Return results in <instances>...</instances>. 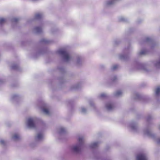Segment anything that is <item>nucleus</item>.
Segmentation results:
<instances>
[{
	"mask_svg": "<svg viewBox=\"0 0 160 160\" xmlns=\"http://www.w3.org/2000/svg\"><path fill=\"white\" fill-rule=\"evenodd\" d=\"M60 54L63 56L65 60L68 61L70 59V57L68 53L65 50H61L59 51Z\"/></svg>",
	"mask_w": 160,
	"mask_h": 160,
	"instance_id": "nucleus-1",
	"label": "nucleus"
},
{
	"mask_svg": "<svg viewBox=\"0 0 160 160\" xmlns=\"http://www.w3.org/2000/svg\"><path fill=\"white\" fill-rule=\"evenodd\" d=\"M28 125L29 127L31 128H33L35 127L33 120L32 118H28Z\"/></svg>",
	"mask_w": 160,
	"mask_h": 160,
	"instance_id": "nucleus-2",
	"label": "nucleus"
},
{
	"mask_svg": "<svg viewBox=\"0 0 160 160\" xmlns=\"http://www.w3.org/2000/svg\"><path fill=\"white\" fill-rule=\"evenodd\" d=\"M137 160H147L146 156L144 154H138L137 158Z\"/></svg>",
	"mask_w": 160,
	"mask_h": 160,
	"instance_id": "nucleus-3",
	"label": "nucleus"
},
{
	"mask_svg": "<svg viewBox=\"0 0 160 160\" xmlns=\"http://www.w3.org/2000/svg\"><path fill=\"white\" fill-rule=\"evenodd\" d=\"M80 147L79 146H76L72 148L73 150L76 152H79L80 150Z\"/></svg>",
	"mask_w": 160,
	"mask_h": 160,
	"instance_id": "nucleus-4",
	"label": "nucleus"
},
{
	"mask_svg": "<svg viewBox=\"0 0 160 160\" xmlns=\"http://www.w3.org/2000/svg\"><path fill=\"white\" fill-rule=\"evenodd\" d=\"M106 107L108 110H110L113 108V105L112 103H108L107 104Z\"/></svg>",
	"mask_w": 160,
	"mask_h": 160,
	"instance_id": "nucleus-5",
	"label": "nucleus"
},
{
	"mask_svg": "<svg viewBox=\"0 0 160 160\" xmlns=\"http://www.w3.org/2000/svg\"><path fill=\"white\" fill-rule=\"evenodd\" d=\"M19 138V135L17 134H15L13 137V139L15 140H18Z\"/></svg>",
	"mask_w": 160,
	"mask_h": 160,
	"instance_id": "nucleus-6",
	"label": "nucleus"
},
{
	"mask_svg": "<svg viewBox=\"0 0 160 160\" xmlns=\"http://www.w3.org/2000/svg\"><path fill=\"white\" fill-rule=\"evenodd\" d=\"M43 137V135L41 133H39L38 134L37 138L38 140H40Z\"/></svg>",
	"mask_w": 160,
	"mask_h": 160,
	"instance_id": "nucleus-7",
	"label": "nucleus"
},
{
	"mask_svg": "<svg viewBox=\"0 0 160 160\" xmlns=\"http://www.w3.org/2000/svg\"><path fill=\"white\" fill-rule=\"evenodd\" d=\"M42 17V15L40 13H38L35 15V18L37 19H39Z\"/></svg>",
	"mask_w": 160,
	"mask_h": 160,
	"instance_id": "nucleus-8",
	"label": "nucleus"
},
{
	"mask_svg": "<svg viewBox=\"0 0 160 160\" xmlns=\"http://www.w3.org/2000/svg\"><path fill=\"white\" fill-rule=\"evenodd\" d=\"M160 93V87L157 88L156 91V94L157 95H159Z\"/></svg>",
	"mask_w": 160,
	"mask_h": 160,
	"instance_id": "nucleus-9",
	"label": "nucleus"
},
{
	"mask_svg": "<svg viewBox=\"0 0 160 160\" xmlns=\"http://www.w3.org/2000/svg\"><path fill=\"white\" fill-rule=\"evenodd\" d=\"M5 19L4 18H0V24H2L4 23L5 22Z\"/></svg>",
	"mask_w": 160,
	"mask_h": 160,
	"instance_id": "nucleus-10",
	"label": "nucleus"
},
{
	"mask_svg": "<svg viewBox=\"0 0 160 160\" xmlns=\"http://www.w3.org/2000/svg\"><path fill=\"white\" fill-rule=\"evenodd\" d=\"M43 111L44 112L47 114H48L49 113V111L46 108H43Z\"/></svg>",
	"mask_w": 160,
	"mask_h": 160,
	"instance_id": "nucleus-11",
	"label": "nucleus"
},
{
	"mask_svg": "<svg viewBox=\"0 0 160 160\" xmlns=\"http://www.w3.org/2000/svg\"><path fill=\"white\" fill-rule=\"evenodd\" d=\"M35 29L36 31L38 32H40L42 31V29L40 27H36Z\"/></svg>",
	"mask_w": 160,
	"mask_h": 160,
	"instance_id": "nucleus-12",
	"label": "nucleus"
},
{
	"mask_svg": "<svg viewBox=\"0 0 160 160\" xmlns=\"http://www.w3.org/2000/svg\"><path fill=\"white\" fill-rule=\"evenodd\" d=\"M122 92L121 91H117L116 93V96H119L120 95H121L122 94Z\"/></svg>",
	"mask_w": 160,
	"mask_h": 160,
	"instance_id": "nucleus-13",
	"label": "nucleus"
},
{
	"mask_svg": "<svg viewBox=\"0 0 160 160\" xmlns=\"http://www.w3.org/2000/svg\"><path fill=\"white\" fill-rule=\"evenodd\" d=\"M83 141V138L82 137H80L78 138V141L80 143L82 142Z\"/></svg>",
	"mask_w": 160,
	"mask_h": 160,
	"instance_id": "nucleus-14",
	"label": "nucleus"
},
{
	"mask_svg": "<svg viewBox=\"0 0 160 160\" xmlns=\"http://www.w3.org/2000/svg\"><path fill=\"white\" fill-rule=\"evenodd\" d=\"M98 145V142H95L93 143L92 144V147H94L95 146H97Z\"/></svg>",
	"mask_w": 160,
	"mask_h": 160,
	"instance_id": "nucleus-15",
	"label": "nucleus"
},
{
	"mask_svg": "<svg viewBox=\"0 0 160 160\" xmlns=\"http://www.w3.org/2000/svg\"><path fill=\"white\" fill-rule=\"evenodd\" d=\"M146 52H147V51L146 50H144V51L141 52H140L139 54L140 55L144 54L146 53Z\"/></svg>",
	"mask_w": 160,
	"mask_h": 160,
	"instance_id": "nucleus-16",
	"label": "nucleus"
},
{
	"mask_svg": "<svg viewBox=\"0 0 160 160\" xmlns=\"http://www.w3.org/2000/svg\"><path fill=\"white\" fill-rule=\"evenodd\" d=\"M118 67V66L117 65H115L113 66L112 67V69L115 70Z\"/></svg>",
	"mask_w": 160,
	"mask_h": 160,
	"instance_id": "nucleus-17",
	"label": "nucleus"
},
{
	"mask_svg": "<svg viewBox=\"0 0 160 160\" xmlns=\"http://www.w3.org/2000/svg\"><path fill=\"white\" fill-rule=\"evenodd\" d=\"M19 20V19L18 18H14L13 19V21L14 22H16Z\"/></svg>",
	"mask_w": 160,
	"mask_h": 160,
	"instance_id": "nucleus-18",
	"label": "nucleus"
},
{
	"mask_svg": "<svg viewBox=\"0 0 160 160\" xmlns=\"http://www.w3.org/2000/svg\"><path fill=\"white\" fill-rule=\"evenodd\" d=\"M114 0H111L110 1H109L108 3V4H112L113 3V1H114Z\"/></svg>",
	"mask_w": 160,
	"mask_h": 160,
	"instance_id": "nucleus-19",
	"label": "nucleus"
},
{
	"mask_svg": "<svg viewBox=\"0 0 160 160\" xmlns=\"http://www.w3.org/2000/svg\"><path fill=\"white\" fill-rule=\"evenodd\" d=\"M106 96V95L105 94L102 93L100 95V97L101 98H103L104 97H105Z\"/></svg>",
	"mask_w": 160,
	"mask_h": 160,
	"instance_id": "nucleus-20",
	"label": "nucleus"
},
{
	"mask_svg": "<svg viewBox=\"0 0 160 160\" xmlns=\"http://www.w3.org/2000/svg\"><path fill=\"white\" fill-rule=\"evenodd\" d=\"M156 66H160V60L159 62H158L156 63Z\"/></svg>",
	"mask_w": 160,
	"mask_h": 160,
	"instance_id": "nucleus-21",
	"label": "nucleus"
},
{
	"mask_svg": "<svg viewBox=\"0 0 160 160\" xmlns=\"http://www.w3.org/2000/svg\"><path fill=\"white\" fill-rule=\"evenodd\" d=\"M0 143L2 144H4V141L3 140H1L0 142Z\"/></svg>",
	"mask_w": 160,
	"mask_h": 160,
	"instance_id": "nucleus-22",
	"label": "nucleus"
},
{
	"mask_svg": "<svg viewBox=\"0 0 160 160\" xmlns=\"http://www.w3.org/2000/svg\"><path fill=\"white\" fill-rule=\"evenodd\" d=\"M86 111V109L85 108H83L82 109V112H85Z\"/></svg>",
	"mask_w": 160,
	"mask_h": 160,
	"instance_id": "nucleus-23",
	"label": "nucleus"
},
{
	"mask_svg": "<svg viewBox=\"0 0 160 160\" xmlns=\"http://www.w3.org/2000/svg\"><path fill=\"white\" fill-rule=\"evenodd\" d=\"M61 132H63L64 131V129L63 128H61Z\"/></svg>",
	"mask_w": 160,
	"mask_h": 160,
	"instance_id": "nucleus-24",
	"label": "nucleus"
},
{
	"mask_svg": "<svg viewBox=\"0 0 160 160\" xmlns=\"http://www.w3.org/2000/svg\"><path fill=\"white\" fill-rule=\"evenodd\" d=\"M158 143H160V138L158 139Z\"/></svg>",
	"mask_w": 160,
	"mask_h": 160,
	"instance_id": "nucleus-25",
	"label": "nucleus"
},
{
	"mask_svg": "<svg viewBox=\"0 0 160 160\" xmlns=\"http://www.w3.org/2000/svg\"><path fill=\"white\" fill-rule=\"evenodd\" d=\"M159 129H160V127L159 128Z\"/></svg>",
	"mask_w": 160,
	"mask_h": 160,
	"instance_id": "nucleus-26",
	"label": "nucleus"
}]
</instances>
